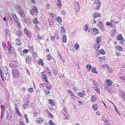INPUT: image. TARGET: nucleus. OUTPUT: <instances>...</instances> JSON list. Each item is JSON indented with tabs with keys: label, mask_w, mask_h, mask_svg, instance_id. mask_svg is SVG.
<instances>
[{
	"label": "nucleus",
	"mask_w": 125,
	"mask_h": 125,
	"mask_svg": "<svg viewBox=\"0 0 125 125\" xmlns=\"http://www.w3.org/2000/svg\"><path fill=\"white\" fill-rule=\"evenodd\" d=\"M29 52V50L27 49H24L23 51V53H27Z\"/></svg>",
	"instance_id": "52"
},
{
	"label": "nucleus",
	"mask_w": 125,
	"mask_h": 125,
	"mask_svg": "<svg viewBox=\"0 0 125 125\" xmlns=\"http://www.w3.org/2000/svg\"><path fill=\"white\" fill-rule=\"evenodd\" d=\"M116 48L119 51H121L123 50V48L122 47L119 46H117L116 47Z\"/></svg>",
	"instance_id": "38"
},
{
	"label": "nucleus",
	"mask_w": 125,
	"mask_h": 125,
	"mask_svg": "<svg viewBox=\"0 0 125 125\" xmlns=\"http://www.w3.org/2000/svg\"><path fill=\"white\" fill-rule=\"evenodd\" d=\"M91 101L92 102L96 101H97L96 96L94 95H93L91 97Z\"/></svg>",
	"instance_id": "17"
},
{
	"label": "nucleus",
	"mask_w": 125,
	"mask_h": 125,
	"mask_svg": "<svg viewBox=\"0 0 125 125\" xmlns=\"http://www.w3.org/2000/svg\"><path fill=\"white\" fill-rule=\"evenodd\" d=\"M49 82L48 83H47L48 84L47 85V88L49 90H50L52 89V84L50 83H49Z\"/></svg>",
	"instance_id": "21"
},
{
	"label": "nucleus",
	"mask_w": 125,
	"mask_h": 125,
	"mask_svg": "<svg viewBox=\"0 0 125 125\" xmlns=\"http://www.w3.org/2000/svg\"><path fill=\"white\" fill-rule=\"evenodd\" d=\"M119 78L122 80L125 81V76H122L120 77Z\"/></svg>",
	"instance_id": "58"
},
{
	"label": "nucleus",
	"mask_w": 125,
	"mask_h": 125,
	"mask_svg": "<svg viewBox=\"0 0 125 125\" xmlns=\"http://www.w3.org/2000/svg\"><path fill=\"white\" fill-rule=\"evenodd\" d=\"M73 89L75 91H76L78 89V88L75 86L73 85L72 86Z\"/></svg>",
	"instance_id": "47"
},
{
	"label": "nucleus",
	"mask_w": 125,
	"mask_h": 125,
	"mask_svg": "<svg viewBox=\"0 0 125 125\" xmlns=\"http://www.w3.org/2000/svg\"><path fill=\"white\" fill-rule=\"evenodd\" d=\"M38 64L41 65L42 66H43L44 63L43 62V61L42 60L40 59L38 62Z\"/></svg>",
	"instance_id": "30"
},
{
	"label": "nucleus",
	"mask_w": 125,
	"mask_h": 125,
	"mask_svg": "<svg viewBox=\"0 0 125 125\" xmlns=\"http://www.w3.org/2000/svg\"><path fill=\"white\" fill-rule=\"evenodd\" d=\"M16 9H17L19 10V12L22 10V9L20 6L19 5H16L15 7Z\"/></svg>",
	"instance_id": "24"
},
{
	"label": "nucleus",
	"mask_w": 125,
	"mask_h": 125,
	"mask_svg": "<svg viewBox=\"0 0 125 125\" xmlns=\"http://www.w3.org/2000/svg\"><path fill=\"white\" fill-rule=\"evenodd\" d=\"M12 73L13 76L16 78H18L20 77L19 72L17 69H12Z\"/></svg>",
	"instance_id": "1"
},
{
	"label": "nucleus",
	"mask_w": 125,
	"mask_h": 125,
	"mask_svg": "<svg viewBox=\"0 0 125 125\" xmlns=\"http://www.w3.org/2000/svg\"><path fill=\"white\" fill-rule=\"evenodd\" d=\"M67 92L70 96L72 95H73L74 94V93L72 92L70 90H68Z\"/></svg>",
	"instance_id": "50"
},
{
	"label": "nucleus",
	"mask_w": 125,
	"mask_h": 125,
	"mask_svg": "<svg viewBox=\"0 0 125 125\" xmlns=\"http://www.w3.org/2000/svg\"><path fill=\"white\" fill-rule=\"evenodd\" d=\"M9 31V30L7 29L6 28L5 30V32L6 33L5 35H6L7 36V34L8 33Z\"/></svg>",
	"instance_id": "57"
},
{
	"label": "nucleus",
	"mask_w": 125,
	"mask_h": 125,
	"mask_svg": "<svg viewBox=\"0 0 125 125\" xmlns=\"http://www.w3.org/2000/svg\"><path fill=\"white\" fill-rule=\"evenodd\" d=\"M122 93L123 94L122 95V98H124V99L125 100V94H124L123 93V92H122Z\"/></svg>",
	"instance_id": "63"
},
{
	"label": "nucleus",
	"mask_w": 125,
	"mask_h": 125,
	"mask_svg": "<svg viewBox=\"0 0 125 125\" xmlns=\"http://www.w3.org/2000/svg\"><path fill=\"white\" fill-rule=\"evenodd\" d=\"M100 15L98 12H95L92 15V16L94 19H96Z\"/></svg>",
	"instance_id": "11"
},
{
	"label": "nucleus",
	"mask_w": 125,
	"mask_h": 125,
	"mask_svg": "<svg viewBox=\"0 0 125 125\" xmlns=\"http://www.w3.org/2000/svg\"><path fill=\"white\" fill-rule=\"evenodd\" d=\"M95 70L96 68L95 67H93L91 71L93 73H97V72Z\"/></svg>",
	"instance_id": "35"
},
{
	"label": "nucleus",
	"mask_w": 125,
	"mask_h": 125,
	"mask_svg": "<svg viewBox=\"0 0 125 125\" xmlns=\"http://www.w3.org/2000/svg\"><path fill=\"white\" fill-rule=\"evenodd\" d=\"M86 68L89 71L91 70L92 68V66L89 64H87L86 65Z\"/></svg>",
	"instance_id": "34"
},
{
	"label": "nucleus",
	"mask_w": 125,
	"mask_h": 125,
	"mask_svg": "<svg viewBox=\"0 0 125 125\" xmlns=\"http://www.w3.org/2000/svg\"><path fill=\"white\" fill-rule=\"evenodd\" d=\"M52 57L51 56L50 54H49L48 55L47 57V59L48 60H50L52 59Z\"/></svg>",
	"instance_id": "36"
},
{
	"label": "nucleus",
	"mask_w": 125,
	"mask_h": 125,
	"mask_svg": "<svg viewBox=\"0 0 125 125\" xmlns=\"http://www.w3.org/2000/svg\"><path fill=\"white\" fill-rule=\"evenodd\" d=\"M92 107L94 110H96L98 109V106L96 104H94L92 105Z\"/></svg>",
	"instance_id": "23"
},
{
	"label": "nucleus",
	"mask_w": 125,
	"mask_h": 125,
	"mask_svg": "<svg viewBox=\"0 0 125 125\" xmlns=\"http://www.w3.org/2000/svg\"><path fill=\"white\" fill-rule=\"evenodd\" d=\"M19 102L18 100H16L14 102V105L15 107H18L19 106Z\"/></svg>",
	"instance_id": "26"
},
{
	"label": "nucleus",
	"mask_w": 125,
	"mask_h": 125,
	"mask_svg": "<svg viewBox=\"0 0 125 125\" xmlns=\"http://www.w3.org/2000/svg\"><path fill=\"white\" fill-rule=\"evenodd\" d=\"M72 98L74 100H76L77 98V97H76L74 94L73 95H72L71 96Z\"/></svg>",
	"instance_id": "45"
},
{
	"label": "nucleus",
	"mask_w": 125,
	"mask_h": 125,
	"mask_svg": "<svg viewBox=\"0 0 125 125\" xmlns=\"http://www.w3.org/2000/svg\"><path fill=\"white\" fill-rule=\"evenodd\" d=\"M30 12L31 15H34V14L36 13H38V10L37 8L35 6H33L32 9L30 10Z\"/></svg>",
	"instance_id": "3"
},
{
	"label": "nucleus",
	"mask_w": 125,
	"mask_h": 125,
	"mask_svg": "<svg viewBox=\"0 0 125 125\" xmlns=\"http://www.w3.org/2000/svg\"><path fill=\"white\" fill-rule=\"evenodd\" d=\"M25 103V104L23 105V107L24 109H26L29 106L30 103L29 101L27 100H26Z\"/></svg>",
	"instance_id": "10"
},
{
	"label": "nucleus",
	"mask_w": 125,
	"mask_h": 125,
	"mask_svg": "<svg viewBox=\"0 0 125 125\" xmlns=\"http://www.w3.org/2000/svg\"><path fill=\"white\" fill-rule=\"evenodd\" d=\"M24 116L26 120V122L27 123L29 122V120L28 118V117L25 114H24Z\"/></svg>",
	"instance_id": "46"
},
{
	"label": "nucleus",
	"mask_w": 125,
	"mask_h": 125,
	"mask_svg": "<svg viewBox=\"0 0 125 125\" xmlns=\"http://www.w3.org/2000/svg\"><path fill=\"white\" fill-rule=\"evenodd\" d=\"M88 28L89 27L88 26H87V24H86L85 26H83V29L84 30L86 31H87Z\"/></svg>",
	"instance_id": "32"
},
{
	"label": "nucleus",
	"mask_w": 125,
	"mask_h": 125,
	"mask_svg": "<svg viewBox=\"0 0 125 125\" xmlns=\"http://www.w3.org/2000/svg\"><path fill=\"white\" fill-rule=\"evenodd\" d=\"M38 19L37 18H34L33 20V22L34 24H39L40 23L39 22L38 20Z\"/></svg>",
	"instance_id": "15"
},
{
	"label": "nucleus",
	"mask_w": 125,
	"mask_h": 125,
	"mask_svg": "<svg viewBox=\"0 0 125 125\" xmlns=\"http://www.w3.org/2000/svg\"><path fill=\"white\" fill-rule=\"evenodd\" d=\"M75 8L77 10L80 9V5L78 2H74Z\"/></svg>",
	"instance_id": "13"
},
{
	"label": "nucleus",
	"mask_w": 125,
	"mask_h": 125,
	"mask_svg": "<svg viewBox=\"0 0 125 125\" xmlns=\"http://www.w3.org/2000/svg\"><path fill=\"white\" fill-rule=\"evenodd\" d=\"M36 121H37V123L39 124H41L43 122V120H39V118L37 119Z\"/></svg>",
	"instance_id": "37"
},
{
	"label": "nucleus",
	"mask_w": 125,
	"mask_h": 125,
	"mask_svg": "<svg viewBox=\"0 0 125 125\" xmlns=\"http://www.w3.org/2000/svg\"><path fill=\"white\" fill-rule=\"evenodd\" d=\"M49 103L52 105H54V102L52 100L49 99Z\"/></svg>",
	"instance_id": "31"
},
{
	"label": "nucleus",
	"mask_w": 125,
	"mask_h": 125,
	"mask_svg": "<svg viewBox=\"0 0 125 125\" xmlns=\"http://www.w3.org/2000/svg\"><path fill=\"white\" fill-rule=\"evenodd\" d=\"M10 66L12 68H14L17 66L16 62L14 61H13L10 64Z\"/></svg>",
	"instance_id": "7"
},
{
	"label": "nucleus",
	"mask_w": 125,
	"mask_h": 125,
	"mask_svg": "<svg viewBox=\"0 0 125 125\" xmlns=\"http://www.w3.org/2000/svg\"><path fill=\"white\" fill-rule=\"evenodd\" d=\"M28 91L29 92L32 93L33 91V88H30L28 89Z\"/></svg>",
	"instance_id": "54"
},
{
	"label": "nucleus",
	"mask_w": 125,
	"mask_h": 125,
	"mask_svg": "<svg viewBox=\"0 0 125 125\" xmlns=\"http://www.w3.org/2000/svg\"><path fill=\"white\" fill-rule=\"evenodd\" d=\"M49 125H54V123L53 122L52 120H50L49 122Z\"/></svg>",
	"instance_id": "42"
},
{
	"label": "nucleus",
	"mask_w": 125,
	"mask_h": 125,
	"mask_svg": "<svg viewBox=\"0 0 125 125\" xmlns=\"http://www.w3.org/2000/svg\"><path fill=\"white\" fill-rule=\"evenodd\" d=\"M46 86V84L44 83H41L40 85V86L41 88H44Z\"/></svg>",
	"instance_id": "33"
},
{
	"label": "nucleus",
	"mask_w": 125,
	"mask_h": 125,
	"mask_svg": "<svg viewBox=\"0 0 125 125\" xmlns=\"http://www.w3.org/2000/svg\"><path fill=\"white\" fill-rule=\"evenodd\" d=\"M24 32L26 34L29 38L31 37L30 33L28 30L25 28L24 29Z\"/></svg>",
	"instance_id": "9"
},
{
	"label": "nucleus",
	"mask_w": 125,
	"mask_h": 125,
	"mask_svg": "<svg viewBox=\"0 0 125 125\" xmlns=\"http://www.w3.org/2000/svg\"><path fill=\"white\" fill-rule=\"evenodd\" d=\"M4 111H1V113L0 117L1 118H2L3 116L4 115Z\"/></svg>",
	"instance_id": "59"
},
{
	"label": "nucleus",
	"mask_w": 125,
	"mask_h": 125,
	"mask_svg": "<svg viewBox=\"0 0 125 125\" xmlns=\"http://www.w3.org/2000/svg\"><path fill=\"white\" fill-rule=\"evenodd\" d=\"M2 45L4 49H7V48L6 47V45L5 44V43L4 42H3L2 43Z\"/></svg>",
	"instance_id": "55"
},
{
	"label": "nucleus",
	"mask_w": 125,
	"mask_h": 125,
	"mask_svg": "<svg viewBox=\"0 0 125 125\" xmlns=\"http://www.w3.org/2000/svg\"><path fill=\"white\" fill-rule=\"evenodd\" d=\"M106 25L108 26H110L111 27H113L111 26V25H112V23H110V22H107L106 23Z\"/></svg>",
	"instance_id": "60"
},
{
	"label": "nucleus",
	"mask_w": 125,
	"mask_h": 125,
	"mask_svg": "<svg viewBox=\"0 0 125 125\" xmlns=\"http://www.w3.org/2000/svg\"><path fill=\"white\" fill-rule=\"evenodd\" d=\"M67 36L65 34H64L62 37V41L63 42L65 43L66 42Z\"/></svg>",
	"instance_id": "18"
},
{
	"label": "nucleus",
	"mask_w": 125,
	"mask_h": 125,
	"mask_svg": "<svg viewBox=\"0 0 125 125\" xmlns=\"http://www.w3.org/2000/svg\"><path fill=\"white\" fill-rule=\"evenodd\" d=\"M100 3L99 4H97V6H96V9H99L100 8Z\"/></svg>",
	"instance_id": "61"
},
{
	"label": "nucleus",
	"mask_w": 125,
	"mask_h": 125,
	"mask_svg": "<svg viewBox=\"0 0 125 125\" xmlns=\"http://www.w3.org/2000/svg\"><path fill=\"white\" fill-rule=\"evenodd\" d=\"M102 31H104L105 29L104 28V26H101L98 27Z\"/></svg>",
	"instance_id": "44"
},
{
	"label": "nucleus",
	"mask_w": 125,
	"mask_h": 125,
	"mask_svg": "<svg viewBox=\"0 0 125 125\" xmlns=\"http://www.w3.org/2000/svg\"><path fill=\"white\" fill-rule=\"evenodd\" d=\"M17 34L18 36L19 37H20L21 36V33L20 31L19 30L17 31Z\"/></svg>",
	"instance_id": "43"
},
{
	"label": "nucleus",
	"mask_w": 125,
	"mask_h": 125,
	"mask_svg": "<svg viewBox=\"0 0 125 125\" xmlns=\"http://www.w3.org/2000/svg\"><path fill=\"white\" fill-rule=\"evenodd\" d=\"M116 39L117 40L120 41V43L121 44H123L125 42V40L123 38L121 34L118 35L117 36Z\"/></svg>",
	"instance_id": "2"
},
{
	"label": "nucleus",
	"mask_w": 125,
	"mask_h": 125,
	"mask_svg": "<svg viewBox=\"0 0 125 125\" xmlns=\"http://www.w3.org/2000/svg\"><path fill=\"white\" fill-rule=\"evenodd\" d=\"M79 45L77 43H76L74 45V47L76 49V50H77L78 49V48L79 47Z\"/></svg>",
	"instance_id": "48"
},
{
	"label": "nucleus",
	"mask_w": 125,
	"mask_h": 125,
	"mask_svg": "<svg viewBox=\"0 0 125 125\" xmlns=\"http://www.w3.org/2000/svg\"><path fill=\"white\" fill-rule=\"evenodd\" d=\"M19 14L22 18H23L24 17L25 15L24 12L23 10H22L19 12Z\"/></svg>",
	"instance_id": "14"
},
{
	"label": "nucleus",
	"mask_w": 125,
	"mask_h": 125,
	"mask_svg": "<svg viewBox=\"0 0 125 125\" xmlns=\"http://www.w3.org/2000/svg\"><path fill=\"white\" fill-rule=\"evenodd\" d=\"M13 17L14 20V21H15L18 19L17 17V16L15 14H13Z\"/></svg>",
	"instance_id": "39"
},
{
	"label": "nucleus",
	"mask_w": 125,
	"mask_h": 125,
	"mask_svg": "<svg viewBox=\"0 0 125 125\" xmlns=\"http://www.w3.org/2000/svg\"><path fill=\"white\" fill-rule=\"evenodd\" d=\"M85 91L83 90V92H78L77 94L79 97L82 98L85 95Z\"/></svg>",
	"instance_id": "8"
},
{
	"label": "nucleus",
	"mask_w": 125,
	"mask_h": 125,
	"mask_svg": "<svg viewBox=\"0 0 125 125\" xmlns=\"http://www.w3.org/2000/svg\"><path fill=\"white\" fill-rule=\"evenodd\" d=\"M93 21L92 23L94 24H95L96 23V20L95 19H94V18L93 19H91V21Z\"/></svg>",
	"instance_id": "53"
},
{
	"label": "nucleus",
	"mask_w": 125,
	"mask_h": 125,
	"mask_svg": "<svg viewBox=\"0 0 125 125\" xmlns=\"http://www.w3.org/2000/svg\"><path fill=\"white\" fill-rule=\"evenodd\" d=\"M57 21L60 24H61V23L62 22V18L59 17H58L57 18Z\"/></svg>",
	"instance_id": "28"
},
{
	"label": "nucleus",
	"mask_w": 125,
	"mask_h": 125,
	"mask_svg": "<svg viewBox=\"0 0 125 125\" xmlns=\"http://www.w3.org/2000/svg\"><path fill=\"white\" fill-rule=\"evenodd\" d=\"M25 21L26 23L27 24H29L31 23L30 20V19L26 18L25 19Z\"/></svg>",
	"instance_id": "25"
},
{
	"label": "nucleus",
	"mask_w": 125,
	"mask_h": 125,
	"mask_svg": "<svg viewBox=\"0 0 125 125\" xmlns=\"http://www.w3.org/2000/svg\"><path fill=\"white\" fill-rule=\"evenodd\" d=\"M94 3H95L96 4H99V0H95L94 1Z\"/></svg>",
	"instance_id": "64"
},
{
	"label": "nucleus",
	"mask_w": 125,
	"mask_h": 125,
	"mask_svg": "<svg viewBox=\"0 0 125 125\" xmlns=\"http://www.w3.org/2000/svg\"><path fill=\"white\" fill-rule=\"evenodd\" d=\"M14 48L11 45V44H10V47L8 49V50L9 52H11V53H14L15 51L14 50Z\"/></svg>",
	"instance_id": "6"
},
{
	"label": "nucleus",
	"mask_w": 125,
	"mask_h": 125,
	"mask_svg": "<svg viewBox=\"0 0 125 125\" xmlns=\"http://www.w3.org/2000/svg\"><path fill=\"white\" fill-rule=\"evenodd\" d=\"M101 38L100 37H97V43L99 44L101 41Z\"/></svg>",
	"instance_id": "29"
},
{
	"label": "nucleus",
	"mask_w": 125,
	"mask_h": 125,
	"mask_svg": "<svg viewBox=\"0 0 125 125\" xmlns=\"http://www.w3.org/2000/svg\"><path fill=\"white\" fill-rule=\"evenodd\" d=\"M31 57L29 56H28L26 57V63L28 64L31 63V60H30Z\"/></svg>",
	"instance_id": "12"
},
{
	"label": "nucleus",
	"mask_w": 125,
	"mask_h": 125,
	"mask_svg": "<svg viewBox=\"0 0 125 125\" xmlns=\"http://www.w3.org/2000/svg\"><path fill=\"white\" fill-rule=\"evenodd\" d=\"M107 83L108 85L110 86L112 85L113 83L112 81L108 79H107Z\"/></svg>",
	"instance_id": "20"
},
{
	"label": "nucleus",
	"mask_w": 125,
	"mask_h": 125,
	"mask_svg": "<svg viewBox=\"0 0 125 125\" xmlns=\"http://www.w3.org/2000/svg\"><path fill=\"white\" fill-rule=\"evenodd\" d=\"M48 117L52 119L53 117V116L50 112H48Z\"/></svg>",
	"instance_id": "40"
},
{
	"label": "nucleus",
	"mask_w": 125,
	"mask_h": 125,
	"mask_svg": "<svg viewBox=\"0 0 125 125\" xmlns=\"http://www.w3.org/2000/svg\"><path fill=\"white\" fill-rule=\"evenodd\" d=\"M0 106L1 109V111H4L5 107L4 105L2 104Z\"/></svg>",
	"instance_id": "56"
},
{
	"label": "nucleus",
	"mask_w": 125,
	"mask_h": 125,
	"mask_svg": "<svg viewBox=\"0 0 125 125\" xmlns=\"http://www.w3.org/2000/svg\"><path fill=\"white\" fill-rule=\"evenodd\" d=\"M92 30L95 33H98V30L97 28H92L91 30Z\"/></svg>",
	"instance_id": "27"
},
{
	"label": "nucleus",
	"mask_w": 125,
	"mask_h": 125,
	"mask_svg": "<svg viewBox=\"0 0 125 125\" xmlns=\"http://www.w3.org/2000/svg\"><path fill=\"white\" fill-rule=\"evenodd\" d=\"M57 7L59 9H61L62 7V5L60 1H59L57 3Z\"/></svg>",
	"instance_id": "22"
},
{
	"label": "nucleus",
	"mask_w": 125,
	"mask_h": 125,
	"mask_svg": "<svg viewBox=\"0 0 125 125\" xmlns=\"http://www.w3.org/2000/svg\"><path fill=\"white\" fill-rule=\"evenodd\" d=\"M16 125H24L23 122L20 120H18L17 121Z\"/></svg>",
	"instance_id": "19"
},
{
	"label": "nucleus",
	"mask_w": 125,
	"mask_h": 125,
	"mask_svg": "<svg viewBox=\"0 0 125 125\" xmlns=\"http://www.w3.org/2000/svg\"><path fill=\"white\" fill-rule=\"evenodd\" d=\"M44 91L46 95H48L50 93V92L48 90L44 89Z\"/></svg>",
	"instance_id": "51"
},
{
	"label": "nucleus",
	"mask_w": 125,
	"mask_h": 125,
	"mask_svg": "<svg viewBox=\"0 0 125 125\" xmlns=\"http://www.w3.org/2000/svg\"><path fill=\"white\" fill-rule=\"evenodd\" d=\"M42 73H44L46 75V76H50V74H51V73L50 71L48 70L47 71H44L42 72Z\"/></svg>",
	"instance_id": "16"
},
{
	"label": "nucleus",
	"mask_w": 125,
	"mask_h": 125,
	"mask_svg": "<svg viewBox=\"0 0 125 125\" xmlns=\"http://www.w3.org/2000/svg\"><path fill=\"white\" fill-rule=\"evenodd\" d=\"M46 8L48 9H49L50 8V5L49 4H46Z\"/></svg>",
	"instance_id": "62"
},
{
	"label": "nucleus",
	"mask_w": 125,
	"mask_h": 125,
	"mask_svg": "<svg viewBox=\"0 0 125 125\" xmlns=\"http://www.w3.org/2000/svg\"><path fill=\"white\" fill-rule=\"evenodd\" d=\"M42 74V80L45 82L48 83L49 81H47V77L46 76V75L44 73H42V72L41 73Z\"/></svg>",
	"instance_id": "5"
},
{
	"label": "nucleus",
	"mask_w": 125,
	"mask_h": 125,
	"mask_svg": "<svg viewBox=\"0 0 125 125\" xmlns=\"http://www.w3.org/2000/svg\"><path fill=\"white\" fill-rule=\"evenodd\" d=\"M103 23L102 21H100L99 22V23L98 24L97 26H98L99 27L104 26Z\"/></svg>",
	"instance_id": "49"
},
{
	"label": "nucleus",
	"mask_w": 125,
	"mask_h": 125,
	"mask_svg": "<svg viewBox=\"0 0 125 125\" xmlns=\"http://www.w3.org/2000/svg\"><path fill=\"white\" fill-rule=\"evenodd\" d=\"M99 52L101 53V54L102 55H104L105 53L104 50L102 49H100V51H99Z\"/></svg>",
	"instance_id": "41"
},
{
	"label": "nucleus",
	"mask_w": 125,
	"mask_h": 125,
	"mask_svg": "<svg viewBox=\"0 0 125 125\" xmlns=\"http://www.w3.org/2000/svg\"><path fill=\"white\" fill-rule=\"evenodd\" d=\"M7 115L6 119L7 120H8L9 121H10L11 120L12 117V115L13 114L12 113L8 112V111H7Z\"/></svg>",
	"instance_id": "4"
}]
</instances>
